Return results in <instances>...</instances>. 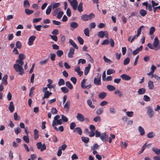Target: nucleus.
<instances>
[{"instance_id":"f257e3e1","label":"nucleus","mask_w":160,"mask_h":160,"mask_svg":"<svg viewBox=\"0 0 160 160\" xmlns=\"http://www.w3.org/2000/svg\"><path fill=\"white\" fill-rule=\"evenodd\" d=\"M16 63L13 65V68L18 74L22 75L24 73L22 66L24 64V62L20 59H18L16 61Z\"/></svg>"},{"instance_id":"f03ea898","label":"nucleus","mask_w":160,"mask_h":160,"mask_svg":"<svg viewBox=\"0 0 160 160\" xmlns=\"http://www.w3.org/2000/svg\"><path fill=\"white\" fill-rule=\"evenodd\" d=\"M153 46L155 48L154 50H157L160 49V44H159V41L157 37H156L154 39L153 42Z\"/></svg>"},{"instance_id":"7ed1b4c3","label":"nucleus","mask_w":160,"mask_h":160,"mask_svg":"<svg viewBox=\"0 0 160 160\" xmlns=\"http://www.w3.org/2000/svg\"><path fill=\"white\" fill-rule=\"evenodd\" d=\"M62 123V119H58L57 121L53 120L52 124V126L54 128L55 130H58V128L55 126L58 125H61Z\"/></svg>"},{"instance_id":"20e7f679","label":"nucleus","mask_w":160,"mask_h":160,"mask_svg":"<svg viewBox=\"0 0 160 160\" xmlns=\"http://www.w3.org/2000/svg\"><path fill=\"white\" fill-rule=\"evenodd\" d=\"M73 9L76 10L77 8L78 2L77 0H68Z\"/></svg>"},{"instance_id":"39448f33","label":"nucleus","mask_w":160,"mask_h":160,"mask_svg":"<svg viewBox=\"0 0 160 160\" xmlns=\"http://www.w3.org/2000/svg\"><path fill=\"white\" fill-rule=\"evenodd\" d=\"M147 111L148 115L150 118H151L154 116V112L150 106L147 108Z\"/></svg>"},{"instance_id":"423d86ee","label":"nucleus","mask_w":160,"mask_h":160,"mask_svg":"<svg viewBox=\"0 0 160 160\" xmlns=\"http://www.w3.org/2000/svg\"><path fill=\"white\" fill-rule=\"evenodd\" d=\"M36 145L37 148L38 149H40L41 152H42L46 149V146L44 143L42 145L41 142H39L37 143Z\"/></svg>"},{"instance_id":"0eeeda50","label":"nucleus","mask_w":160,"mask_h":160,"mask_svg":"<svg viewBox=\"0 0 160 160\" xmlns=\"http://www.w3.org/2000/svg\"><path fill=\"white\" fill-rule=\"evenodd\" d=\"M86 80L85 79H83L81 82V86L82 88L83 89H85V88H87V89H89L90 88L92 85L91 84H89L87 86H86L85 84Z\"/></svg>"},{"instance_id":"6e6552de","label":"nucleus","mask_w":160,"mask_h":160,"mask_svg":"<svg viewBox=\"0 0 160 160\" xmlns=\"http://www.w3.org/2000/svg\"><path fill=\"white\" fill-rule=\"evenodd\" d=\"M152 4V6L153 9V12H156L157 9H158L160 10V5L157 7H155V6H158V3H156L154 1L152 0L151 1Z\"/></svg>"},{"instance_id":"1a4fd4ad","label":"nucleus","mask_w":160,"mask_h":160,"mask_svg":"<svg viewBox=\"0 0 160 160\" xmlns=\"http://www.w3.org/2000/svg\"><path fill=\"white\" fill-rule=\"evenodd\" d=\"M100 138L102 142H104L108 139V136L105 133H102L101 134Z\"/></svg>"},{"instance_id":"9d476101","label":"nucleus","mask_w":160,"mask_h":160,"mask_svg":"<svg viewBox=\"0 0 160 160\" xmlns=\"http://www.w3.org/2000/svg\"><path fill=\"white\" fill-rule=\"evenodd\" d=\"M76 118L79 121L83 122L85 120V118L84 116L81 113H78L76 116Z\"/></svg>"},{"instance_id":"9b49d317","label":"nucleus","mask_w":160,"mask_h":160,"mask_svg":"<svg viewBox=\"0 0 160 160\" xmlns=\"http://www.w3.org/2000/svg\"><path fill=\"white\" fill-rule=\"evenodd\" d=\"M70 30H72L73 29H75L77 28L78 25L77 22H72L70 23Z\"/></svg>"},{"instance_id":"f8f14e48","label":"nucleus","mask_w":160,"mask_h":160,"mask_svg":"<svg viewBox=\"0 0 160 160\" xmlns=\"http://www.w3.org/2000/svg\"><path fill=\"white\" fill-rule=\"evenodd\" d=\"M36 38V37L34 36H32L29 38L28 42V44L29 46H31L32 44Z\"/></svg>"},{"instance_id":"ddd939ff","label":"nucleus","mask_w":160,"mask_h":160,"mask_svg":"<svg viewBox=\"0 0 160 160\" xmlns=\"http://www.w3.org/2000/svg\"><path fill=\"white\" fill-rule=\"evenodd\" d=\"M75 49L73 48H70L68 53V56L69 58H72L73 57V55L74 54Z\"/></svg>"},{"instance_id":"4468645a","label":"nucleus","mask_w":160,"mask_h":160,"mask_svg":"<svg viewBox=\"0 0 160 160\" xmlns=\"http://www.w3.org/2000/svg\"><path fill=\"white\" fill-rule=\"evenodd\" d=\"M52 93L51 92H49L48 91H46L44 93V96L43 97V99L45 98H48L49 96L52 94Z\"/></svg>"},{"instance_id":"2eb2a0df","label":"nucleus","mask_w":160,"mask_h":160,"mask_svg":"<svg viewBox=\"0 0 160 160\" xmlns=\"http://www.w3.org/2000/svg\"><path fill=\"white\" fill-rule=\"evenodd\" d=\"M120 77L123 80H129L131 78V77L129 75H128L125 74H122Z\"/></svg>"},{"instance_id":"dca6fc26","label":"nucleus","mask_w":160,"mask_h":160,"mask_svg":"<svg viewBox=\"0 0 160 160\" xmlns=\"http://www.w3.org/2000/svg\"><path fill=\"white\" fill-rule=\"evenodd\" d=\"M70 105V101L68 100L64 106V108L65 109L66 111H68L69 108V106Z\"/></svg>"},{"instance_id":"f3484780","label":"nucleus","mask_w":160,"mask_h":160,"mask_svg":"<svg viewBox=\"0 0 160 160\" xmlns=\"http://www.w3.org/2000/svg\"><path fill=\"white\" fill-rule=\"evenodd\" d=\"M94 83L96 85H99L101 84V79L100 78H94Z\"/></svg>"},{"instance_id":"a211bd4d","label":"nucleus","mask_w":160,"mask_h":160,"mask_svg":"<svg viewBox=\"0 0 160 160\" xmlns=\"http://www.w3.org/2000/svg\"><path fill=\"white\" fill-rule=\"evenodd\" d=\"M8 78V76L7 74H5L3 77L2 79V83L6 85L8 84V82L7 81Z\"/></svg>"},{"instance_id":"6ab92c4d","label":"nucleus","mask_w":160,"mask_h":160,"mask_svg":"<svg viewBox=\"0 0 160 160\" xmlns=\"http://www.w3.org/2000/svg\"><path fill=\"white\" fill-rule=\"evenodd\" d=\"M74 132H77L80 135H81L82 133V131L80 127H76L73 130Z\"/></svg>"},{"instance_id":"aec40b11","label":"nucleus","mask_w":160,"mask_h":160,"mask_svg":"<svg viewBox=\"0 0 160 160\" xmlns=\"http://www.w3.org/2000/svg\"><path fill=\"white\" fill-rule=\"evenodd\" d=\"M142 48L143 47L142 46H140L139 48H137L133 52V54L134 55L137 54L138 53L139 51L142 50Z\"/></svg>"},{"instance_id":"412c9836","label":"nucleus","mask_w":160,"mask_h":160,"mask_svg":"<svg viewBox=\"0 0 160 160\" xmlns=\"http://www.w3.org/2000/svg\"><path fill=\"white\" fill-rule=\"evenodd\" d=\"M74 70L78 73V75L80 76H81L83 74V72L82 71H80L79 67L75 68Z\"/></svg>"},{"instance_id":"4be33fe9","label":"nucleus","mask_w":160,"mask_h":160,"mask_svg":"<svg viewBox=\"0 0 160 160\" xmlns=\"http://www.w3.org/2000/svg\"><path fill=\"white\" fill-rule=\"evenodd\" d=\"M148 87L149 89H152L154 88L153 82L152 81H149L148 82Z\"/></svg>"},{"instance_id":"5701e85b","label":"nucleus","mask_w":160,"mask_h":160,"mask_svg":"<svg viewBox=\"0 0 160 160\" xmlns=\"http://www.w3.org/2000/svg\"><path fill=\"white\" fill-rule=\"evenodd\" d=\"M91 67V65L90 64H88L87 67L85 68L84 70V74L87 75L88 73L90 68Z\"/></svg>"},{"instance_id":"b1692460","label":"nucleus","mask_w":160,"mask_h":160,"mask_svg":"<svg viewBox=\"0 0 160 160\" xmlns=\"http://www.w3.org/2000/svg\"><path fill=\"white\" fill-rule=\"evenodd\" d=\"M8 108L11 112H13L14 111V107L13 105V102H10Z\"/></svg>"},{"instance_id":"393cba45","label":"nucleus","mask_w":160,"mask_h":160,"mask_svg":"<svg viewBox=\"0 0 160 160\" xmlns=\"http://www.w3.org/2000/svg\"><path fill=\"white\" fill-rule=\"evenodd\" d=\"M34 139L37 140L38 138V132L36 129H35L34 130V135H33Z\"/></svg>"},{"instance_id":"a878e982","label":"nucleus","mask_w":160,"mask_h":160,"mask_svg":"<svg viewBox=\"0 0 160 160\" xmlns=\"http://www.w3.org/2000/svg\"><path fill=\"white\" fill-rule=\"evenodd\" d=\"M69 42L70 44L72 45L73 47L76 49H78V46L77 45L76 43L71 39L69 40Z\"/></svg>"},{"instance_id":"bb28decb","label":"nucleus","mask_w":160,"mask_h":160,"mask_svg":"<svg viewBox=\"0 0 160 160\" xmlns=\"http://www.w3.org/2000/svg\"><path fill=\"white\" fill-rule=\"evenodd\" d=\"M107 93L104 92H100L99 95L98 97L99 98L102 99H104L106 96Z\"/></svg>"},{"instance_id":"cd10ccee","label":"nucleus","mask_w":160,"mask_h":160,"mask_svg":"<svg viewBox=\"0 0 160 160\" xmlns=\"http://www.w3.org/2000/svg\"><path fill=\"white\" fill-rule=\"evenodd\" d=\"M138 130L141 136H143L144 135L145 131L144 129L141 126H139L138 127Z\"/></svg>"},{"instance_id":"c85d7f7f","label":"nucleus","mask_w":160,"mask_h":160,"mask_svg":"<svg viewBox=\"0 0 160 160\" xmlns=\"http://www.w3.org/2000/svg\"><path fill=\"white\" fill-rule=\"evenodd\" d=\"M152 151L157 155H160V149L156 148L153 147L152 148Z\"/></svg>"},{"instance_id":"c756f323","label":"nucleus","mask_w":160,"mask_h":160,"mask_svg":"<svg viewBox=\"0 0 160 160\" xmlns=\"http://www.w3.org/2000/svg\"><path fill=\"white\" fill-rule=\"evenodd\" d=\"M105 32H107L106 31H100L98 33V36L101 38H103L105 35Z\"/></svg>"},{"instance_id":"7c9ffc66","label":"nucleus","mask_w":160,"mask_h":160,"mask_svg":"<svg viewBox=\"0 0 160 160\" xmlns=\"http://www.w3.org/2000/svg\"><path fill=\"white\" fill-rule=\"evenodd\" d=\"M87 103L89 107L92 108L94 109L95 106L92 104V102L90 99H88L87 100Z\"/></svg>"},{"instance_id":"2f4dec72","label":"nucleus","mask_w":160,"mask_h":160,"mask_svg":"<svg viewBox=\"0 0 160 160\" xmlns=\"http://www.w3.org/2000/svg\"><path fill=\"white\" fill-rule=\"evenodd\" d=\"M61 9L60 8H58L55 9L52 12V15L53 16H56L59 12Z\"/></svg>"},{"instance_id":"473e14b6","label":"nucleus","mask_w":160,"mask_h":160,"mask_svg":"<svg viewBox=\"0 0 160 160\" xmlns=\"http://www.w3.org/2000/svg\"><path fill=\"white\" fill-rule=\"evenodd\" d=\"M82 5L83 3L82 2H81L79 4V5L77 8L79 12H81L83 11V10L82 9Z\"/></svg>"},{"instance_id":"72a5a7b5","label":"nucleus","mask_w":160,"mask_h":160,"mask_svg":"<svg viewBox=\"0 0 160 160\" xmlns=\"http://www.w3.org/2000/svg\"><path fill=\"white\" fill-rule=\"evenodd\" d=\"M139 13L142 17H144L147 14V11L143 9H141L139 11Z\"/></svg>"},{"instance_id":"f704fd0d","label":"nucleus","mask_w":160,"mask_h":160,"mask_svg":"<svg viewBox=\"0 0 160 160\" xmlns=\"http://www.w3.org/2000/svg\"><path fill=\"white\" fill-rule=\"evenodd\" d=\"M52 5H49L48 6L46 11V14L49 15L50 13L52 10Z\"/></svg>"},{"instance_id":"c9c22d12","label":"nucleus","mask_w":160,"mask_h":160,"mask_svg":"<svg viewBox=\"0 0 160 160\" xmlns=\"http://www.w3.org/2000/svg\"><path fill=\"white\" fill-rule=\"evenodd\" d=\"M146 90L143 88H142L138 90L137 92L138 94L141 95L144 94Z\"/></svg>"},{"instance_id":"e433bc0d","label":"nucleus","mask_w":160,"mask_h":160,"mask_svg":"<svg viewBox=\"0 0 160 160\" xmlns=\"http://www.w3.org/2000/svg\"><path fill=\"white\" fill-rule=\"evenodd\" d=\"M81 19L83 21H88V15L87 14H83L81 16Z\"/></svg>"},{"instance_id":"4c0bfd02","label":"nucleus","mask_w":160,"mask_h":160,"mask_svg":"<svg viewBox=\"0 0 160 160\" xmlns=\"http://www.w3.org/2000/svg\"><path fill=\"white\" fill-rule=\"evenodd\" d=\"M108 89L110 91H112L114 90L115 89V88L111 85H108L107 86Z\"/></svg>"},{"instance_id":"58836bf2","label":"nucleus","mask_w":160,"mask_h":160,"mask_svg":"<svg viewBox=\"0 0 160 160\" xmlns=\"http://www.w3.org/2000/svg\"><path fill=\"white\" fill-rule=\"evenodd\" d=\"M82 140L85 143H88L89 140V138L87 137H82L81 138Z\"/></svg>"},{"instance_id":"ea45409f","label":"nucleus","mask_w":160,"mask_h":160,"mask_svg":"<svg viewBox=\"0 0 160 160\" xmlns=\"http://www.w3.org/2000/svg\"><path fill=\"white\" fill-rule=\"evenodd\" d=\"M65 84L66 86L70 89H72L73 88L72 85L69 81L66 82L65 83Z\"/></svg>"},{"instance_id":"a19ab883","label":"nucleus","mask_w":160,"mask_h":160,"mask_svg":"<svg viewBox=\"0 0 160 160\" xmlns=\"http://www.w3.org/2000/svg\"><path fill=\"white\" fill-rule=\"evenodd\" d=\"M23 139L24 141L26 143H28L29 142V138L28 135H25L23 136Z\"/></svg>"},{"instance_id":"79ce46f5","label":"nucleus","mask_w":160,"mask_h":160,"mask_svg":"<svg viewBox=\"0 0 160 160\" xmlns=\"http://www.w3.org/2000/svg\"><path fill=\"white\" fill-rule=\"evenodd\" d=\"M114 93L116 95H117L119 97H122V92L118 90H116L114 91Z\"/></svg>"},{"instance_id":"37998d69","label":"nucleus","mask_w":160,"mask_h":160,"mask_svg":"<svg viewBox=\"0 0 160 160\" xmlns=\"http://www.w3.org/2000/svg\"><path fill=\"white\" fill-rule=\"evenodd\" d=\"M115 71L113 69H109L107 70V75H110L114 73Z\"/></svg>"},{"instance_id":"c03bdc74","label":"nucleus","mask_w":160,"mask_h":160,"mask_svg":"<svg viewBox=\"0 0 160 160\" xmlns=\"http://www.w3.org/2000/svg\"><path fill=\"white\" fill-rule=\"evenodd\" d=\"M155 134L152 132H149L147 134V137L149 138H151L154 136H155Z\"/></svg>"},{"instance_id":"a18cd8bd","label":"nucleus","mask_w":160,"mask_h":160,"mask_svg":"<svg viewBox=\"0 0 160 160\" xmlns=\"http://www.w3.org/2000/svg\"><path fill=\"white\" fill-rule=\"evenodd\" d=\"M61 91L64 93H68L69 91V90L66 87H62L61 88Z\"/></svg>"},{"instance_id":"49530a36","label":"nucleus","mask_w":160,"mask_h":160,"mask_svg":"<svg viewBox=\"0 0 160 160\" xmlns=\"http://www.w3.org/2000/svg\"><path fill=\"white\" fill-rule=\"evenodd\" d=\"M56 54L57 56L59 57H61L62 55L63 54V52L61 50H58L56 52Z\"/></svg>"},{"instance_id":"de8ad7c7","label":"nucleus","mask_w":160,"mask_h":160,"mask_svg":"<svg viewBox=\"0 0 160 160\" xmlns=\"http://www.w3.org/2000/svg\"><path fill=\"white\" fill-rule=\"evenodd\" d=\"M23 5L25 8H27L30 6V4L28 1L27 0H25L24 1Z\"/></svg>"},{"instance_id":"09e8293b","label":"nucleus","mask_w":160,"mask_h":160,"mask_svg":"<svg viewBox=\"0 0 160 160\" xmlns=\"http://www.w3.org/2000/svg\"><path fill=\"white\" fill-rule=\"evenodd\" d=\"M65 84V81L63 79H60L59 80L58 84L59 86L64 85Z\"/></svg>"},{"instance_id":"8fccbe9b","label":"nucleus","mask_w":160,"mask_h":160,"mask_svg":"<svg viewBox=\"0 0 160 160\" xmlns=\"http://www.w3.org/2000/svg\"><path fill=\"white\" fill-rule=\"evenodd\" d=\"M60 5V3L59 2L54 3L53 4L52 8V9L54 10V9H56Z\"/></svg>"},{"instance_id":"3c124183","label":"nucleus","mask_w":160,"mask_h":160,"mask_svg":"<svg viewBox=\"0 0 160 160\" xmlns=\"http://www.w3.org/2000/svg\"><path fill=\"white\" fill-rule=\"evenodd\" d=\"M84 34L86 36L88 37H89V30L88 28H85L84 30Z\"/></svg>"},{"instance_id":"603ef678","label":"nucleus","mask_w":160,"mask_h":160,"mask_svg":"<svg viewBox=\"0 0 160 160\" xmlns=\"http://www.w3.org/2000/svg\"><path fill=\"white\" fill-rule=\"evenodd\" d=\"M25 13L27 15H30L32 13H33L34 12L33 10H30V9H25Z\"/></svg>"},{"instance_id":"864d4df0","label":"nucleus","mask_w":160,"mask_h":160,"mask_svg":"<svg viewBox=\"0 0 160 160\" xmlns=\"http://www.w3.org/2000/svg\"><path fill=\"white\" fill-rule=\"evenodd\" d=\"M76 126V124L75 122H72L70 126V128L71 130L74 129L75 127Z\"/></svg>"},{"instance_id":"5fc2aeb1","label":"nucleus","mask_w":160,"mask_h":160,"mask_svg":"<svg viewBox=\"0 0 160 160\" xmlns=\"http://www.w3.org/2000/svg\"><path fill=\"white\" fill-rule=\"evenodd\" d=\"M155 30V28L154 27H152L150 28L149 31V34L150 35L152 34Z\"/></svg>"},{"instance_id":"6e6d98bb","label":"nucleus","mask_w":160,"mask_h":160,"mask_svg":"<svg viewBox=\"0 0 160 160\" xmlns=\"http://www.w3.org/2000/svg\"><path fill=\"white\" fill-rule=\"evenodd\" d=\"M99 146L97 143H95L91 147V150H94L98 148Z\"/></svg>"},{"instance_id":"4d7b16f0","label":"nucleus","mask_w":160,"mask_h":160,"mask_svg":"<svg viewBox=\"0 0 160 160\" xmlns=\"http://www.w3.org/2000/svg\"><path fill=\"white\" fill-rule=\"evenodd\" d=\"M14 131L16 134L18 135V133L21 132V130L19 127H18L16 129H14Z\"/></svg>"},{"instance_id":"13d9d810","label":"nucleus","mask_w":160,"mask_h":160,"mask_svg":"<svg viewBox=\"0 0 160 160\" xmlns=\"http://www.w3.org/2000/svg\"><path fill=\"white\" fill-rule=\"evenodd\" d=\"M49 36L51 38V39L54 41H57L58 38L56 35H49Z\"/></svg>"},{"instance_id":"bf43d9fd","label":"nucleus","mask_w":160,"mask_h":160,"mask_svg":"<svg viewBox=\"0 0 160 160\" xmlns=\"http://www.w3.org/2000/svg\"><path fill=\"white\" fill-rule=\"evenodd\" d=\"M77 39L81 45H83L84 43L83 39L80 37H78L77 38Z\"/></svg>"},{"instance_id":"052dcab7","label":"nucleus","mask_w":160,"mask_h":160,"mask_svg":"<svg viewBox=\"0 0 160 160\" xmlns=\"http://www.w3.org/2000/svg\"><path fill=\"white\" fill-rule=\"evenodd\" d=\"M147 143L146 142L142 146V148L141 150L139 152V154H141L145 149Z\"/></svg>"},{"instance_id":"680f3d73","label":"nucleus","mask_w":160,"mask_h":160,"mask_svg":"<svg viewBox=\"0 0 160 160\" xmlns=\"http://www.w3.org/2000/svg\"><path fill=\"white\" fill-rule=\"evenodd\" d=\"M58 112V110L55 108H52L51 109V112L53 114H57Z\"/></svg>"},{"instance_id":"e2e57ef3","label":"nucleus","mask_w":160,"mask_h":160,"mask_svg":"<svg viewBox=\"0 0 160 160\" xmlns=\"http://www.w3.org/2000/svg\"><path fill=\"white\" fill-rule=\"evenodd\" d=\"M63 14V12L62 11L59 12L58 14L57 18L58 19H60Z\"/></svg>"},{"instance_id":"0e129e2a","label":"nucleus","mask_w":160,"mask_h":160,"mask_svg":"<svg viewBox=\"0 0 160 160\" xmlns=\"http://www.w3.org/2000/svg\"><path fill=\"white\" fill-rule=\"evenodd\" d=\"M129 62L130 58H127L124 61L123 64L126 65L129 63Z\"/></svg>"},{"instance_id":"69168bd1","label":"nucleus","mask_w":160,"mask_h":160,"mask_svg":"<svg viewBox=\"0 0 160 160\" xmlns=\"http://www.w3.org/2000/svg\"><path fill=\"white\" fill-rule=\"evenodd\" d=\"M16 45L17 48L18 49L21 48L22 46L21 43L19 41H17L16 42Z\"/></svg>"},{"instance_id":"338daca9","label":"nucleus","mask_w":160,"mask_h":160,"mask_svg":"<svg viewBox=\"0 0 160 160\" xmlns=\"http://www.w3.org/2000/svg\"><path fill=\"white\" fill-rule=\"evenodd\" d=\"M102 112V108H100L98 109L96 111V113L98 115L101 114Z\"/></svg>"},{"instance_id":"774afa93","label":"nucleus","mask_w":160,"mask_h":160,"mask_svg":"<svg viewBox=\"0 0 160 160\" xmlns=\"http://www.w3.org/2000/svg\"><path fill=\"white\" fill-rule=\"evenodd\" d=\"M61 118L62 121L64 122H67L68 120V118L64 115H62Z\"/></svg>"}]
</instances>
